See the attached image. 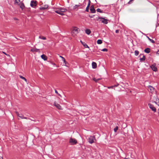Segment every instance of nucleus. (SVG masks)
<instances>
[{"instance_id":"nucleus-1","label":"nucleus","mask_w":159,"mask_h":159,"mask_svg":"<svg viewBox=\"0 0 159 159\" xmlns=\"http://www.w3.org/2000/svg\"><path fill=\"white\" fill-rule=\"evenodd\" d=\"M67 10L66 8L61 7H58L55 9V11L56 13L61 16L64 15V12L66 11Z\"/></svg>"},{"instance_id":"nucleus-2","label":"nucleus","mask_w":159,"mask_h":159,"mask_svg":"<svg viewBox=\"0 0 159 159\" xmlns=\"http://www.w3.org/2000/svg\"><path fill=\"white\" fill-rule=\"evenodd\" d=\"M95 138L94 136H91L89 138L88 141L90 143H92L95 142Z\"/></svg>"},{"instance_id":"nucleus-3","label":"nucleus","mask_w":159,"mask_h":159,"mask_svg":"<svg viewBox=\"0 0 159 159\" xmlns=\"http://www.w3.org/2000/svg\"><path fill=\"white\" fill-rule=\"evenodd\" d=\"M69 143L71 145H75L77 143V141L75 139L70 138L69 139Z\"/></svg>"},{"instance_id":"nucleus-4","label":"nucleus","mask_w":159,"mask_h":159,"mask_svg":"<svg viewBox=\"0 0 159 159\" xmlns=\"http://www.w3.org/2000/svg\"><path fill=\"white\" fill-rule=\"evenodd\" d=\"M150 67L153 71L155 72L157 71V68L156 66V64L155 63L153 64Z\"/></svg>"},{"instance_id":"nucleus-5","label":"nucleus","mask_w":159,"mask_h":159,"mask_svg":"<svg viewBox=\"0 0 159 159\" xmlns=\"http://www.w3.org/2000/svg\"><path fill=\"white\" fill-rule=\"evenodd\" d=\"M82 6V4L79 3L78 4L75 5L73 7V9L74 10H77L78 8H80V7Z\"/></svg>"},{"instance_id":"nucleus-6","label":"nucleus","mask_w":159,"mask_h":159,"mask_svg":"<svg viewBox=\"0 0 159 159\" xmlns=\"http://www.w3.org/2000/svg\"><path fill=\"white\" fill-rule=\"evenodd\" d=\"M59 57L62 58V61L64 62V65L68 67L69 63L66 61L65 59L61 56H60Z\"/></svg>"},{"instance_id":"nucleus-7","label":"nucleus","mask_w":159,"mask_h":159,"mask_svg":"<svg viewBox=\"0 0 159 159\" xmlns=\"http://www.w3.org/2000/svg\"><path fill=\"white\" fill-rule=\"evenodd\" d=\"M99 19H102L101 22L105 24H107L108 23L107 20L105 19L102 17H99Z\"/></svg>"},{"instance_id":"nucleus-8","label":"nucleus","mask_w":159,"mask_h":159,"mask_svg":"<svg viewBox=\"0 0 159 159\" xmlns=\"http://www.w3.org/2000/svg\"><path fill=\"white\" fill-rule=\"evenodd\" d=\"M148 105L149 108L153 111L155 112L156 111V109L155 107L150 103H149Z\"/></svg>"},{"instance_id":"nucleus-9","label":"nucleus","mask_w":159,"mask_h":159,"mask_svg":"<svg viewBox=\"0 0 159 159\" xmlns=\"http://www.w3.org/2000/svg\"><path fill=\"white\" fill-rule=\"evenodd\" d=\"M36 1H31L30 3V6L31 7L34 8L36 6Z\"/></svg>"},{"instance_id":"nucleus-10","label":"nucleus","mask_w":159,"mask_h":159,"mask_svg":"<svg viewBox=\"0 0 159 159\" xmlns=\"http://www.w3.org/2000/svg\"><path fill=\"white\" fill-rule=\"evenodd\" d=\"M48 7V5L46 4L43 6V7H40L39 9L41 10H44L47 9Z\"/></svg>"},{"instance_id":"nucleus-11","label":"nucleus","mask_w":159,"mask_h":159,"mask_svg":"<svg viewBox=\"0 0 159 159\" xmlns=\"http://www.w3.org/2000/svg\"><path fill=\"white\" fill-rule=\"evenodd\" d=\"M54 105L58 109H61V107L60 105L56 102H54Z\"/></svg>"},{"instance_id":"nucleus-12","label":"nucleus","mask_w":159,"mask_h":159,"mask_svg":"<svg viewBox=\"0 0 159 159\" xmlns=\"http://www.w3.org/2000/svg\"><path fill=\"white\" fill-rule=\"evenodd\" d=\"M30 51H31L32 52H40L39 49H37L36 48H33L31 49Z\"/></svg>"},{"instance_id":"nucleus-13","label":"nucleus","mask_w":159,"mask_h":159,"mask_svg":"<svg viewBox=\"0 0 159 159\" xmlns=\"http://www.w3.org/2000/svg\"><path fill=\"white\" fill-rule=\"evenodd\" d=\"M41 57L44 61H46L47 59V57L44 54L42 55Z\"/></svg>"},{"instance_id":"nucleus-14","label":"nucleus","mask_w":159,"mask_h":159,"mask_svg":"<svg viewBox=\"0 0 159 159\" xmlns=\"http://www.w3.org/2000/svg\"><path fill=\"white\" fill-rule=\"evenodd\" d=\"M151 92H153L154 90V88L151 86L149 85L148 87Z\"/></svg>"},{"instance_id":"nucleus-15","label":"nucleus","mask_w":159,"mask_h":159,"mask_svg":"<svg viewBox=\"0 0 159 159\" xmlns=\"http://www.w3.org/2000/svg\"><path fill=\"white\" fill-rule=\"evenodd\" d=\"M73 32L75 34H77L78 33V29L77 27H74L73 29Z\"/></svg>"},{"instance_id":"nucleus-16","label":"nucleus","mask_w":159,"mask_h":159,"mask_svg":"<svg viewBox=\"0 0 159 159\" xmlns=\"http://www.w3.org/2000/svg\"><path fill=\"white\" fill-rule=\"evenodd\" d=\"M92 65L93 68L95 69L97 67V64L96 62H93Z\"/></svg>"},{"instance_id":"nucleus-17","label":"nucleus","mask_w":159,"mask_h":159,"mask_svg":"<svg viewBox=\"0 0 159 159\" xmlns=\"http://www.w3.org/2000/svg\"><path fill=\"white\" fill-rule=\"evenodd\" d=\"M85 32L87 34L89 35L90 34L91 31L89 29H86L85 30Z\"/></svg>"},{"instance_id":"nucleus-18","label":"nucleus","mask_w":159,"mask_h":159,"mask_svg":"<svg viewBox=\"0 0 159 159\" xmlns=\"http://www.w3.org/2000/svg\"><path fill=\"white\" fill-rule=\"evenodd\" d=\"M90 10L92 13H94L95 12V11L93 7H90Z\"/></svg>"},{"instance_id":"nucleus-19","label":"nucleus","mask_w":159,"mask_h":159,"mask_svg":"<svg viewBox=\"0 0 159 159\" xmlns=\"http://www.w3.org/2000/svg\"><path fill=\"white\" fill-rule=\"evenodd\" d=\"M154 102L157 105L159 106V99L157 98L155 101H154Z\"/></svg>"},{"instance_id":"nucleus-20","label":"nucleus","mask_w":159,"mask_h":159,"mask_svg":"<svg viewBox=\"0 0 159 159\" xmlns=\"http://www.w3.org/2000/svg\"><path fill=\"white\" fill-rule=\"evenodd\" d=\"M150 49L149 48H147L144 50V52L146 53H148L150 52Z\"/></svg>"},{"instance_id":"nucleus-21","label":"nucleus","mask_w":159,"mask_h":159,"mask_svg":"<svg viewBox=\"0 0 159 159\" xmlns=\"http://www.w3.org/2000/svg\"><path fill=\"white\" fill-rule=\"evenodd\" d=\"M19 5L20 7V8L22 9H23L24 8V4L22 3H20V4H19Z\"/></svg>"},{"instance_id":"nucleus-22","label":"nucleus","mask_w":159,"mask_h":159,"mask_svg":"<svg viewBox=\"0 0 159 159\" xmlns=\"http://www.w3.org/2000/svg\"><path fill=\"white\" fill-rule=\"evenodd\" d=\"M80 42H81V43L84 45V47L86 48H89V47L86 43L84 42H83L81 41H80Z\"/></svg>"},{"instance_id":"nucleus-23","label":"nucleus","mask_w":159,"mask_h":159,"mask_svg":"<svg viewBox=\"0 0 159 159\" xmlns=\"http://www.w3.org/2000/svg\"><path fill=\"white\" fill-rule=\"evenodd\" d=\"M39 38L43 40H46V38L45 37L42 36H40L39 37Z\"/></svg>"},{"instance_id":"nucleus-24","label":"nucleus","mask_w":159,"mask_h":159,"mask_svg":"<svg viewBox=\"0 0 159 159\" xmlns=\"http://www.w3.org/2000/svg\"><path fill=\"white\" fill-rule=\"evenodd\" d=\"M147 37L148 38L149 40L152 43H155V41L152 39H150L147 36Z\"/></svg>"},{"instance_id":"nucleus-25","label":"nucleus","mask_w":159,"mask_h":159,"mask_svg":"<svg viewBox=\"0 0 159 159\" xmlns=\"http://www.w3.org/2000/svg\"><path fill=\"white\" fill-rule=\"evenodd\" d=\"M20 0H16L15 2V4H17L19 5V4H20Z\"/></svg>"},{"instance_id":"nucleus-26","label":"nucleus","mask_w":159,"mask_h":159,"mask_svg":"<svg viewBox=\"0 0 159 159\" xmlns=\"http://www.w3.org/2000/svg\"><path fill=\"white\" fill-rule=\"evenodd\" d=\"M102 43V41L101 39H98L97 41V43L98 44H101Z\"/></svg>"},{"instance_id":"nucleus-27","label":"nucleus","mask_w":159,"mask_h":159,"mask_svg":"<svg viewBox=\"0 0 159 159\" xmlns=\"http://www.w3.org/2000/svg\"><path fill=\"white\" fill-rule=\"evenodd\" d=\"M101 79V78H99L96 79L95 78H94L93 79V80L95 82H98V80Z\"/></svg>"},{"instance_id":"nucleus-28","label":"nucleus","mask_w":159,"mask_h":159,"mask_svg":"<svg viewBox=\"0 0 159 159\" xmlns=\"http://www.w3.org/2000/svg\"><path fill=\"white\" fill-rule=\"evenodd\" d=\"M19 77H20L21 78V79H23V80H25V82H27V80L24 77H23L22 76H21V75H20L19 76Z\"/></svg>"},{"instance_id":"nucleus-29","label":"nucleus","mask_w":159,"mask_h":159,"mask_svg":"<svg viewBox=\"0 0 159 159\" xmlns=\"http://www.w3.org/2000/svg\"><path fill=\"white\" fill-rule=\"evenodd\" d=\"M134 53L135 55L137 56L139 54V52L137 50H136L134 52Z\"/></svg>"},{"instance_id":"nucleus-30","label":"nucleus","mask_w":159,"mask_h":159,"mask_svg":"<svg viewBox=\"0 0 159 159\" xmlns=\"http://www.w3.org/2000/svg\"><path fill=\"white\" fill-rule=\"evenodd\" d=\"M118 129V127L116 126L114 129V130L115 132H116Z\"/></svg>"},{"instance_id":"nucleus-31","label":"nucleus","mask_w":159,"mask_h":159,"mask_svg":"<svg viewBox=\"0 0 159 159\" xmlns=\"http://www.w3.org/2000/svg\"><path fill=\"white\" fill-rule=\"evenodd\" d=\"M101 51L103 52H107V49L106 48H103L101 50Z\"/></svg>"},{"instance_id":"nucleus-32","label":"nucleus","mask_w":159,"mask_h":159,"mask_svg":"<svg viewBox=\"0 0 159 159\" xmlns=\"http://www.w3.org/2000/svg\"><path fill=\"white\" fill-rule=\"evenodd\" d=\"M97 11L98 12H102L101 10L99 8H98L97 10Z\"/></svg>"},{"instance_id":"nucleus-33","label":"nucleus","mask_w":159,"mask_h":159,"mask_svg":"<svg viewBox=\"0 0 159 159\" xmlns=\"http://www.w3.org/2000/svg\"><path fill=\"white\" fill-rule=\"evenodd\" d=\"M89 10V6H87V7L86 9V11H87V12H88Z\"/></svg>"},{"instance_id":"nucleus-34","label":"nucleus","mask_w":159,"mask_h":159,"mask_svg":"<svg viewBox=\"0 0 159 159\" xmlns=\"http://www.w3.org/2000/svg\"><path fill=\"white\" fill-rule=\"evenodd\" d=\"M2 52L4 54H5L7 56H9V57L10 56V55H9V54H7V53H6L5 52Z\"/></svg>"},{"instance_id":"nucleus-35","label":"nucleus","mask_w":159,"mask_h":159,"mask_svg":"<svg viewBox=\"0 0 159 159\" xmlns=\"http://www.w3.org/2000/svg\"><path fill=\"white\" fill-rule=\"evenodd\" d=\"M156 54L158 55H159V50H158Z\"/></svg>"},{"instance_id":"nucleus-36","label":"nucleus","mask_w":159,"mask_h":159,"mask_svg":"<svg viewBox=\"0 0 159 159\" xmlns=\"http://www.w3.org/2000/svg\"><path fill=\"white\" fill-rule=\"evenodd\" d=\"M113 86L108 87V88L109 89H110L111 88H113Z\"/></svg>"},{"instance_id":"nucleus-37","label":"nucleus","mask_w":159,"mask_h":159,"mask_svg":"<svg viewBox=\"0 0 159 159\" xmlns=\"http://www.w3.org/2000/svg\"><path fill=\"white\" fill-rule=\"evenodd\" d=\"M90 5V1H89V3L88 4V6H89V7Z\"/></svg>"},{"instance_id":"nucleus-38","label":"nucleus","mask_w":159,"mask_h":159,"mask_svg":"<svg viewBox=\"0 0 159 159\" xmlns=\"http://www.w3.org/2000/svg\"><path fill=\"white\" fill-rule=\"evenodd\" d=\"M116 33H118L119 32V30H116Z\"/></svg>"},{"instance_id":"nucleus-39","label":"nucleus","mask_w":159,"mask_h":159,"mask_svg":"<svg viewBox=\"0 0 159 159\" xmlns=\"http://www.w3.org/2000/svg\"><path fill=\"white\" fill-rule=\"evenodd\" d=\"M55 92L57 94H58V93L57 91L56 90H55Z\"/></svg>"},{"instance_id":"nucleus-40","label":"nucleus","mask_w":159,"mask_h":159,"mask_svg":"<svg viewBox=\"0 0 159 159\" xmlns=\"http://www.w3.org/2000/svg\"><path fill=\"white\" fill-rule=\"evenodd\" d=\"M57 94L58 95V96H59L60 97H61V96L59 93Z\"/></svg>"},{"instance_id":"nucleus-41","label":"nucleus","mask_w":159,"mask_h":159,"mask_svg":"<svg viewBox=\"0 0 159 159\" xmlns=\"http://www.w3.org/2000/svg\"><path fill=\"white\" fill-rule=\"evenodd\" d=\"M140 60H144V59H143V58H141V59H140Z\"/></svg>"},{"instance_id":"nucleus-42","label":"nucleus","mask_w":159,"mask_h":159,"mask_svg":"<svg viewBox=\"0 0 159 159\" xmlns=\"http://www.w3.org/2000/svg\"><path fill=\"white\" fill-rule=\"evenodd\" d=\"M52 65H56V64L54 63H52Z\"/></svg>"},{"instance_id":"nucleus-43","label":"nucleus","mask_w":159,"mask_h":159,"mask_svg":"<svg viewBox=\"0 0 159 159\" xmlns=\"http://www.w3.org/2000/svg\"><path fill=\"white\" fill-rule=\"evenodd\" d=\"M19 117H21V118H22V117L20 116H19Z\"/></svg>"}]
</instances>
